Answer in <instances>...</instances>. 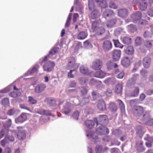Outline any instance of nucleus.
<instances>
[{
    "label": "nucleus",
    "instance_id": "f257e3e1",
    "mask_svg": "<svg viewBox=\"0 0 153 153\" xmlns=\"http://www.w3.org/2000/svg\"><path fill=\"white\" fill-rule=\"evenodd\" d=\"M132 114L136 119L141 121H146L149 117V113L144 112V108L140 106H137L132 109Z\"/></svg>",
    "mask_w": 153,
    "mask_h": 153
},
{
    "label": "nucleus",
    "instance_id": "f03ea898",
    "mask_svg": "<svg viewBox=\"0 0 153 153\" xmlns=\"http://www.w3.org/2000/svg\"><path fill=\"white\" fill-rule=\"evenodd\" d=\"M64 104L63 108L61 110L62 113L68 115L71 111L74 108V105L70 103L64 101H60L59 103V106Z\"/></svg>",
    "mask_w": 153,
    "mask_h": 153
},
{
    "label": "nucleus",
    "instance_id": "7ed1b4c3",
    "mask_svg": "<svg viewBox=\"0 0 153 153\" xmlns=\"http://www.w3.org/2000/svg\"><path fill=\"white\" fill-rule=\"evenodd\" d=\"M13 88V91L11 93L12 96H20L21 94V89L19 88H17L15 85H10L5 88L0 90V93H5L9 91L11 88Z\"/></svg>",
    "mask_w": 153,
    "mask_h": 153
},
{
    "label": "nucleus",
    "instance_id": "20e7f679",
    "mask_svg": "<svg viewBox=\"0 0 153 153\" xmlns=\"http://www.w3.org/2000/svg\"><path fill=\"white\" fill-rule=\"evenodd\" d=\"M86 135L87 137L94 143H97L100 140V138L97 136L95 135V133L91 131L90 130H86Z\"/></svg>",
    "mask_w": 153,
    "mask_h": 153
},
{
    "label": "nucleus",
    "instance_id": "39448f33",
    "mask_svg": "<svg viewBox=\"0 0 153 153\" xmlns=\"http://www.w3.org/2000/svg\"><path fill=\"white\" fill-rule=\"evenodd\" d=\"M97 127L96 129V133L99 135H106L109 133L108 128L105 126L99 125L98 122H97Z\"/></svg>",
    "mask_w": 153,
    "mask_h": 153
},
{
    "label": "nucleus",
    "instance_id": "423d86ee",
    "mask_svg": "<svg viewBox=\"0 0 153 153\" xmlns=\"http://www.w3.org/2000/svg\"><path fill=\"white\" fill-rule=\"evenodd\" d=\"M66 68L68 70L73 69H76V70H77L78 65L76 63V60L74 57H71L69 59Z\"/></svg>",
    "mask_w": 153,
    "mask_h": 153
},
{
    "label": "nucleus",
    "instance_id": "0eeeda50",
    "mask_svg": "<svg viewBox=\"0 0 153 153\" xmlns=\"http://www.w3.org/2000/svg\"><path fill=\"white\" fill-rule=\"evenodd\" d=\"M55 63L54 62L48 61L46 62L43 66L44 71L48 72L51 71L55 66Z\"/></svg>",
    "mask_w": 153,
    "mask_h": 153
},
{
    "label": "nucleus",
    "instance_id": "6e6552de",
    "mask_svg": "<svg viewBox=\"0 0 153 153\" xmlns=\"http://www.w3.org/2000/svg\"><path fill=\"white\" fill-rule=\"evenodd\" d=\"M103 63L99 59L94 61L92 65V67L95 70H100L102 67Z\"/></svg>",
    "mask_w": 153,
    "mask_h": 153
},
{
    "label": "nucleus",
    "instance_id": "1a4fd4ad",
    "mask_svg": "<svg viewBox=\"0 0 153 153\" xmlns=\"http://www.w3.org/2000/svg\"><path fill=\"white\" fill-rule=\"evenodd\" d=\"M102 48L105 51H109L112 48V43L109 40H104L102 43Z\"/></svg>",
    "mask_w": 153,
    "mask_h": 153
},
{
    "label": "nucleus",
    "instance_id": "9d476101",
    "mask_svg": "<svg viewBox=\"0 0 153 153\" xmlns=\"http://www.w3.org/2000/svg\"><path fill=\"white\" fill-rule=\"evenodd\" d=\"M121 51L119 50L114 49L111 52L113 60L117 61L120 59L121 55Z\"/></svg>",
    "mask_w": 153,
    "mask_h": 153
},
{
    "label": "nucleus",
    "instance_id": "9b49d317",
    "mask_svg": "<svg viewBox=\"0 0 153 153\" xmlns=\"http://www.w3.org/2000/svg\"><path fill=\"white\" fill-rule=\"evenodd\" d=\"M108 119L106 115H100L98 118V124L106 126L108 123Z\"/></svg>",
    "mask_w": 153,
    "mask_h": 153
},
{
    "label": "nucleus",
    "instance_id": "f8f14e48",
    "mask_svg": "<svg viewBox=\"0 0 153 153\" xmlns=\"http://www.w3.org/2000/svg\"><path fill=\"white\" fill-rule=\"evenodd\" d=\"M151 62V59L149 56H146L142 60V63L144 67L146 68H148L150 66Z\"/></svg>",
    "mask_w": 153,
    "mask_h": 153
},
{
    "label": "nucleus",
    "instance_id": "ddd939ff",
    "mask_svg": "<svg viewBox=\"0 0 153 153\" xmlns=\"http://www.w3.org/2000/svg\"><path fill=\"white\" fill-rule=\"evenodd\" d=\"M97 122H98L97 119L95 118L94 120H88L85 122V126L89 128H93L95 123L96 124Z\"/></svg>",
    "mask_w": 153,
    "mask_h": 153
},
{
    "label": "nucleus",
    "instance_id": "4468645a",
    "mask_svg": "<svg viewBox=\"0 0 153 153\" xmlns=\"http://www.w3.org/2000/svg\"><path fill=\"white\" fill-rule=\"evenodd\" d=\"M128 14V12L126 8L120 9L118 10V15L120 17L122 18L126 17Z\"/></svg>",
    "mask_w": 153,
    "mask_h": 153
},
{
    "label": "nucleus",
    "instance_id": "2eb2a0df",
    "mask_svg": "<svg viewBox=\"0 0 153 153\" xmlns=\"http://www.w3.org/2000/svg\"><path fill=\"white\" fill-rule=\"evenodd\" d=\"M100 21L96 20L91 22V29L93 32H94L96 29L101 25Z\"/></svg>",
    "mask_w": 153,
    "mask_h": 153
},
{
    "label": "nucleus",
    "instance_id": "dca6fc26",
    "mask_svg": "<svg viewBox=\"0 0 153 153\" xmlns=\"http://www.w3.org/2000/svg\"><path fill=\"white\" fill-rule=\"evenodd\" d=\"M97 107L101 111H103L106 109V105L103 99H100L99 100Z\"/></svg>",
    "mask_w": 153,
    "mask_h": 153
},
{
    "label": "nucleus",
    "instance_id": "f3484780",
    "mask_svg": "<svg viewBox=\"0 0 153 153\" xmlns=\"http://www.w3.org/2000/svg\"><path fill=\"white\" fill-rule=\"evenodd\" d=\"M143 144V142L140 140L136 141V147L139 152H142L145 150Z\"/></svg>",
    "mask_w": 153,
    "mask_h": 153
},
{
    "label": "nucleus",
    "instance_id": "a211bd4d",
    "mask_svg": "<svg viewBox=\"0 0 153 153\" xmlns=\"http://www.w3.org/2000/svg\"><path fill=\"white\" fill-rule=\"evenodd\" d=\"M78 97L77 98L79 99V102L80 105L81 106H83L84 105L88 103L89 101L88 97H84L85 96H77Z\"/></svg>",
    "mask_w": 153,
    "mask_h": 153
},
{
    "label": "nucleus",
    "instance_id": "6ab92c4d",
    "mask_svg": "<svg viewBox=\"0 0 153 153\" xmlns=\"http://www.w3.org/2000/svg\"><path fill=\"white\" fill-rule=\"evenodd\" d=\"M136 133L139 136L140 139H141L143 135L145 133L144 127L140 125H138L136 127Z\"/></svg>",
    "mask_w": 153,
    "mask_h": 153
},
{
    "label": "nucleus",
    "instance_id": "aec40b11",
    "mask_svg": "<svg viewBox=\"0 0 153 153\" xmlns=\"http://www.w3.org/2000/svg\"><path fill=\"white\" fill-rule=\"evenodd\" d=\"M27 119V116L24 113H22L19 117L15 119V122L16 123H22L24 122Z\"/></svg>",
    "mask_w": 153,
    "mask_h": 153
},
{
    "label": "nucleus",
    "instance_id": "412c9836",
    "mask_svg": "<svg viewBox=\"0 0 153 153\" xmlns=\"http://www.w3.org/2000/svg\"><path fill=\"white\" fill-rule=\"evenodd\" d=\"M46 85L44 84H41L37 85L35 88V92L37 93H40L43 91L45 88Z\"/></svg>",
    "mask_w": 153,
    "mask_h": 153
},
{
    "label": "nucleus",
    "instance_id": "4be33fe9",
    "mask_svg": "<svg viewBox=\"0 0 153 153\" xmlns=\"http://www.w3.org/2000/svg\"><path fill=\"white\" fill-rule=\"evenodd\" d=\"M121 63L124 67H127L130 65V60L128 57H124L121 61Z\"/></svg>",
    "mask_w": 153,
    "mask_h": 153
},
{
    "label": "nucleus",
    "instance_id": "5701e85b",
    "mask_svg": "<svg viewBox=\"0 0 153 153\" xmlns=\"http://www.w3.org/2000/svg\"><path fill=\"white\" fill-rule=\"evenodd\" d=\"M105 28L101 25L93 32L95 33L97 35L100 36L103 34L105 33Z\"/></svg>",
    "mask_w": 153,
    "mask_h": 153
},
{
    "label": "nucleus",
    "instance_id": "b1692460",
    "mask_svg": "<svg viewBox=\"0 0 153 153\" xmlns=\"http://www.w3.org/2000/svg\"><path fill=\"white\" fill-rule=\"evenodd\" d=\"M141 13L140 12H137L131 15V18L133 20V22L140 19L141 18Z\"/></svg>",
    "mask_w": 153,
    "mask_h": 153
},
{
    "label": "nucleus",
    "instance_id": "393cba45",
    "mask_svg": "<svg viewBox=\"0 0 153 153\" xmlns=\"http://www.w3.org/2000/svg\"><path fill=\"white\" fill-rule=\"evenodd\" d=\"M134 48L132 46L129 45L124 50V52L129 55H132L134 53Z\"/></svg>",
    "mask_w": 153,
    "mask_h": 153
},
{
    "label": "nucleus",
    "instance_id": "a878e982",
    "mask_svg": "<svg viewBox=\"0 0 153 153\" xmlns=\"http://www.w3.org/2000/svg\"><path fill=\"white\" fill-rule=\"evenodd\" d=\"M88 36L87 33L83 31L80 32L77 35V39L79 40H83Z\"/></svg>",
    "mask_w": 153,
    "mask_h": 153
},
{
    "label": "nucleus",
    "instance_id": "bb28decb",
    "mask_svg": "<svg viewBox=\"0 0 153 153\" xmlns=\"http://www.w3.org/2000/svg\"><path fill=\"white\" fill-rule=\"evenodd\" d=\"M18 139L20 140L24 139L26 137V134L24 130L19 131L17 134Z\"/></svg>",
    "mask_w": 153,
    "mask_h": 153
},
{
    "label": "nucleus",
    "instance_id": "cd10ccee",
    "mask_svg": "<svg viewBox=\"0 0 153 153\" xmlns=\"http://www.w3.org/2000/svg\"><path fill=\"white\" fill-rule=\"evenodd\" d=\"M105 73L101 70L97 71L95 74L94 76L95 77L102 78L104 77Z\"/></svg>",
    "mask_w": 153,
    "mask_h": 153
},
{
    "label": "nucleus",
    "instance_id": "c85d7f7f",
    "mask_svg": "<svg viewBox=\"0 0 153 153\" xmlns=\"http://www.w3.org/2000/svg\"><path fill=\"white\" fill-rule=\"evenodd\" d=\"M153 34L151 30H146L144 33L143 36L144 38H149L152 37Z\"/></svg>",
    "mask_w": 153,
    "mask_h": 153
},
{
    "label": "nucleus",
    "instance_id": "c756f323",
    "mask_svg": "<svg viewBox=\"0 0 153 153\" xmlns=\"http://www.w3.org/2000/svg\"><path fill=\"white\" fill-rule=\"evenodd\" d=\"M117 18L112 19L107 21L106 26L107 27H111L114 25L117 22Z\"/></svg>",
    "mask_w": 153,
    "mask_h": 153
},
{
    "label": "nucleus",
    "instance_id": "7c9ffc66",
    "mask_svg": "<svg viewBox=\"0 0 153 153\" xmlns=\"http://www.w3.org/2000/svg\"><path fill=\"white\" fill-rule=\"evenodd\" d=\"M80 72L82 74L85 75L88 74V68L83 65L81 66L79 68Z\"/></svg>",
    "mask_w": 153,
    "mask_h": 153
},
{
    "label": "nucleus",
    "instance_id": "2f4dec72",
    "mask_svg": "<svg viewBox=\"0 0 153 153\" xmlns=\"http://www.w3.org/2000/svg\"><path fill=\"white\" fill-rule=\"evenodd\" d=\"M99 14V12L97 10H94L91 13V17L93 19H97L98 15Z\"/></svg>",
    "mask_w": 153,
    "mask_h": 153
},
{
    "label": "nucleus",
    "instance_id": "473e14b6",
    "mask_svg": "<svg viewBox=\"0 0 153 153\" xmlns=\"http://www.w3.org/2000/svg\"><path fill=\"white\" fill-rule=\"evenodd\" d=\"M109 107L110 110L112 112H115L117 109V106L114 102H110L109 104Z\"/></svg>",
    "mask_w": 153,
    "mask_h": 153
},
{
    "label": "nucleus",
    "instance_id": "72a5a7b5",
    "mask_svg": "<svg viewBox=\"0 0 153 153\" xmlns=\"http://www.w3.org/2000/svg\"><path fill=\"white\" fill-rule=\"evenodd\" d=\"M138 76V74H137L134 75L133 77L128 80V84L130 85H131L132 84H134L135 80L137 79V77Z\"/></svg>",
    "mask_w": 153,
    "mask_h": 153
},
{
    "label": "nucleus",
    "instance_id": "f704fd0d",
    "mask_svg": "<svg viewBox=\"0 0 153 153\" xmlns=\"http://www.w3.org/2000/svg\"><path fill=\"white\" fill-rule=\"evenodd\" d=\"M47 103L51 106H55L56 103L55 100L53 98H49L47 100Z\"/></svg>",
    "mask_w": 153,
    "mask_h": 153
},
{
    "label": "nucleus",
    "instance_id": "c9c22d12",
    "mask_svg": "<svg viewBox=\"0 0 153 153\" xmlns=\"http://www.w3.org/2000/svg\"><path fill=\"white\" fill-rule=\"evenodd\" d=\"M122 85L120 84H118L116 86L115 92L117 94H121L122 91Z\"/></svg>",
    "mask_w": 153,
    "mask_h": 153
},
{
    "label": "nucleus",
    "instance_id": "e433bc0d",
    "mask_svg": "<svg viewBox=\"0 0 153 153\" xmlns=\"http://www.w3.org/2000/svg\"><path fill=\"white\" fill-rule=\"evenodd\" d=\"M122 131L119 129H115L112 131V134L116 137H119L122 133Z\"/></svg>",
    "mask_w": 153,
    "mask_h": 153
},
{
    "label": "nucleus",
    "instance_id": "4c0bfd02",
    "mask_svg": "<svg viewBox=\"0 0 153 153\" xmlns=\"http://www.w3.org/2000/svg\"><path fill=\"white\" fill-rule=\"evenodd\" d=\"M114 45L115 47H118L121 49H122L123 48V45H122L119 42L118 40L113 39Z\"/></svg>",
    "mask_w": 153,
    "mask_h": 153
},
{
    "label": "nucleus",
    "instance_id": "58836bf2",
    "mask_svg": "<svg viewBox=\"0 0 153 153\" xmlns=\"http://www.w3.org/2000/svg\"><path fill=\"white\" fill-rule=\"evenodd\" d=\"M58 48H54L51 49L49 51L48 55L50 57H51V56H52L57 53L58 52Z\"/></svg>",
    "mask_w": 153,
    "mask_h": 153
},
{
    "label": "nucleus",
    "instance_id": "ea45409f",
    "mask_svg": "<svg viewBox=\"0 0 153 153\" xmlns=\"http://www.w3.org/2000/svg\"><path fill=\"white\" fill-rule=\"evenodd\" d=\"M153 40H146L144 42V45L147 48H151L152 46Z\"/></svg>",
    "mask_w": 153,
    "mask_h": 153
},
{
    "label": "nucleus",
    "instance_id": "a19ab883",
    "mask_svg": "<svg viewBox=\"0 0 153 153\" xmlns=\"http://www.w3.org/2000/svg\"><path fill=\"white\" fill-rule=\"evenodd\" d=\"M88 5L89 9L90 10H92L94 9L95 6L93 0H89Z\"/></svg>",
    "mask_w": 153,
    "mask_h": 153
},
{
    "label": "nucleus",
    "instance_id": "79ce46f5",
    "mask_svg": "<svg viewBox=\"0 0 153 153\" xmlns=\"http://www.w3.org/2000/svg\"><path fill=\"white\" fill-rule=\"evenodd\" d=\"M82 48V42H78L76 44L74 50V52L78 53V51Z\"/></svg>",
    "mask_w": 153,
    "mask_h": 153
},
{
    "label": "nucleus",
    "instance_id": "37998d69",
    "mask_svg": "<svg viewBox=\"0 0 153 153\" xmlns=\"http://www.w3.org/2000/svg\"><path fill=\"white\" fill-rule=\"evenodd\" d=\"M147 4L146 2L140 3L139 5L140 9L142 11L145 10L147 7Z\"/></svg>",
    "mask_w": 153,
    "mask_h": 153
},
{
    "label": "nucleus",
    "instance_id": "c03bdc74",
    "mask_svg": "<svg viewBox=\"0 0 153 153\" xmlns=\"http://www.w3.org/2000/svg\"><path fill=\"white\" fill-rule=\"evenodd\" d=\"M123 42L124 44L128 45L131 42V39L129 37H125L123 38Z\"/></svg>",
    "mask_w": 153,
    "mask_h": 153
},
{
    "label": "nucleus",
    "instance_id": "a18cd8bd",
    "mask_svg": "<svg viewBox=\"0 0 153 153\" xmlns=\"http://www.w3.org/2000/svg\"><path fill=\"white\" fill-rule=\"evenodd\" d=\"M73 72L74 73V74L76 73V70L75 69L71 70L68 73V78H73L74 77V75L72 74Z\"/></svg>",
    "mask_w": 153,
    "mask_h": 153
},
{
    "label": "nucleus",
    "instance_id": "49530a36",
    "mask_svg": "<svg viewBox=\"0 0 153 153\" xmlns=\"http://www.w3.org/2000/svg\"><path fill=\"white\" fill-rule=\"evenodd\" d=\"M128 29L132 33H133L137 30L136 26L133 25H130L127 26Z\"/></svg>",
    "mask_w": 153,
    "mask_h": 153
},
{
    "label": "nucleus",
    "instance_id": "de8ad7c7",
    "mask_svg": "<svg viewBox=\"0 0 153 153\" xmlns=\"http://www.w3.org/2000/svg\"><path fill=\"white\" fill-rule=\"evenodd\" d=\"M5 137V139H6L7 140H8L10 142H13L15 141V139L14 137L11 135H8V133H6Z\"/></svg>",
    "mask_w": 153,
    "mask_h": 153
},
{
    "label": "nucleus",
    "instance_id": "09e8293b",
    "mask_svg": "<svg viewBox=\"0 0 153 153\" xmlns=\"http://www.w3.org/2000/svg\"><path fill=\"white\" fill-rule=\"evenodd\" d=\"M150 117L149 116V117L146 121H142V122H144L145 124L148 126H153V119H149Z\"/></svg>",
    "mask_w": 153,
    "mask_h": 153
},
{
    "label": "nucleus",
    "instance_id": "8fccbe9b",
    "mask_svg": "<svg viewBox=\"0 0 153 153\" xmlns=\"http://www.w3.org/2000/svg\"><path fill=\"white\" fill-rule=\"evenodd\" d=\"M117 102L119 104L121 110L124 111L125 110V107L124 104L123 102L121 100H118Z\"/></svg>",
    "mask_w": 153,
    "mask_h": 153
},
{
    "label": "nucleus",
    "instance_id": "3c124183",
    "mask_svg": "<svg viewBox=\"0 0 153 153\" xmlns=\"http://www.w3.org/2000/svg\"><path fill=\"white\" fill-rule=\"evenodd\" d=\"M39 67H33L31 69L29 70L28 71V73L29 75H31L33 74L36 72L38 68Z\"/></svg>",
    "mask_w": 153,
    "mask_h": 153
},
{
    "label": "nucleus",
    "instance_id": "603ef678",
    "mask_svg": "<svg viewBox=\"0 0 153 153\" xmlns=\"http://www.w3.org/2000/svg\"><path fill=\"white\" fill-rule=\"evenodd\" d=\"M9 130L6 129H2L0 131V139L2 138L5 135L6 136V133H8Z\"/></svg>",
    "mask_w": 153,
    "mask_h": 153
},
{
    "label": "nucleus",
    "instance_id": "864d4df0",
    "mask_svg": "<svg viewBox=\"0 0 153 153\" xmlns=\"http://www.w3.org/2000/svg\"><path fill=\"white\" fill-rule=\"evenodd\" d=\"M95 1L99 3L100 2V4L102 7H105L107 5L106 1V0H95Z\"/></svg>",
    "mask_w": 153,
    "mask_h": 153
},
{
    "label": "nucleus",
    "instance_id": "5fc2aeb1",
    "mask_svg": "<svg viewBox=\"0 0 153 153\" xmlns=\"http://www.w3.org/2000/svg\"><path fill=\"white\" fill-rule=\"evenodd\" d=\"M11 120L10 119H9L4 124V126L5 128H8L11 126Z\"/></svg>",
    "mask_w": 153,
    "mask_h": 153
},
{
    "label": "nucleus",
    "instance_id": "6e6d98bb",
    "mask_svg": "<svg viewBox=\"0 0 153 153\" xmlns=\"http://www.w3.org/2000/svg\"><path fill=\"white\" fill-rule=\"evenodd\" d=\"M80 112L78 111H76L72 114V117L75 120H77L79 115Z\"/></svg>",
    "mask_w": 153,
    "mask_h": 153
},
{
    "label": "nucleus",
    "instance_id": "4d7b16f0",
    "mask_svg": "<svg viewBox=\"0 0 153 153\" xmlns=\"http://www.w3.org/2000/svg\"><path fill=\"white\" fill-rule=\"evenodd\" d=\"M120 140L123 141L126 140L127 138L126 134L125 133H122V134L118 137Z\"/></svg>",
    "mask_w": 153,
    "mask_h": 153
},
{
    "label": "nucleus",
    "instance_id": "13d9d810",
    "mask_svg": "<svg viewBox=\"0 0 153 153\" xmlns=\"http://www.w3.org/2000/svg\"><path fill=\"white\" fill-rule=\"evenodd\" d=\"M140 73L141 75L143 77L146 76L148 74L147 71L144 69L141 70L140 71Z\"/></svg>",
    "mask_w": 153,
    "mask_h": 153
},
{
    "label": "nucleus",
    "instance_id": "bf43d9fd",
    "mask_svg": "<svg viewBox=\"0 0 153 153\" xmlns=\"http://www.w3.org/2000/svg\"><path fill=\"white\" fill-rule=\"evenodd\" d=\"M28 101L30 104H34L37 102L36 100L33 98L32 96H29Z\"/></svg>",
    "mask_w": 153,
    "mask_h": 153
},
{
    "label": "nucleus",
    "instance_id": "052dcab7",
    "mask_svg": "<svg viewBox=\"0 0 153 153\" xmlns=\"http://www.w3.org/2000/svg\"><path fill=\"white\" fill-rule=\"evenodd\" d=\"M102 149V146L101 145L97 146L95 148L96 153H101Z\"/></svg>",
    "mask_w": 153,
    "mask_h": 153
},
{
    "label": "nucleus",
    "instance_id": "680f3d73",
    "mask_svg": "<svg viewBox=\"0 0 153 153\" xmlns=\"http://www.w3.org/2000/svg\"><path fill=\"white\" fill-rule=\"evenodd\" d=\"M2 102L3 105L4 106L8 105L9 103V100L7 98H4L2 100Z\"/></svg>",
    "mask_w": 153,
    "mask_h": 153
},
{
    "label": "nucleus",
    "instance_id": "e2e57ef3",
    "mask_svg": "<svg viewBox=\"0 0 153 153\" xmlns=\"http://www.w3.org/2000/svg\"><path fill=\"white\" fill-rule=\"evenodd\" d=\"M145 140L151 143H153V136L150 137L149 136L145 137L144 138Z\"/></svg>",
    "mask_w": 153,
    "mask_h": 153
},
{
    "label": "nucleus",
    "instance_id": "0e129e2a",
    "mask_svg": "<svg viewBox=\"0 0 153 153\" xmlns=\"http://www.w3.org/2000/svg\"><path fill=\"white\" fill-rule=\"evenodd\" d=\"M109 6L110 8L114 9H116L117 8V6L114 3L112 2H111L109 3Z\"/></svg>",
    "mask_w": 153,
    "mask_h": 153
},
{
    "label": "nucleus",
    "instance_id": "69168bd1",
    "mask_svg": "<svg viewBox=\"0 0 153 153\" xmlns=\"http://www.w3.org/2000/svg\"><path fill=\"white\" fill-rule=\"evenodd\" d=\"M19 106L20 108H21L25 109L27 110L30 112H31L30 110L29 109V108L26 105L24 104H22L20 105Z\"/></svg>",
    "mask_w": 153,
    "mask_h": 153
},
{
    "label": "nucleus",
    "instance_id": "338daca9",
    "mask_svg": "<svg viewBox=\"0 0 153 153\" xmlns=\"http://www.w3.org/2000/svg\"><path fill=\"white\" fill-rule=\"evenodd\" d=\"M135 42L137 45H140L141 43V38L139 37H137L136 39Z\"/></svg>",
    "mask_w": 153,
    "mask_h": 153
},
{
    "label": "nucleus",
    "instance_id": "774afa93",
    "mask_svg": "<svg viewBox=\"0 0 153 153\" xmlns=\"http://www.w3.org/2000/svg\"><path fill=\"white\" fill-rule=\"evenodd\" d=\"M112 64V62L111 61H109L107 62L106 63V65L108 69H110L112 68L113 66Z\"/></svg>",
    "mask_w": 153,
    "mask_h": 153
}]
</instances>
